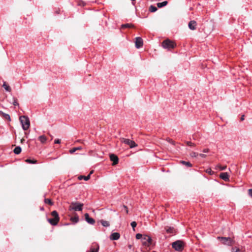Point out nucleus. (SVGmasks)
<instances>
[{"label":"nucleus","mask_w":252,"mask_h":252,"mask_svg":"<svg viewBox=\"0 0 252 252\" xmlns=\"http://www.w3.org/2000/svg\"><path fill=\"white\" fill-rule=\"evenodd\" d=\"M19 120L23 130H26L29 129L30 126V122L28 117L22 116L20 117Z\"/></svg>","instance_id":"1"},{"label":"nucleus","mask_w":252,"mask_h":252,"mask_svg":"<svg viewBox=\"0 0 252 252\" xmlns=\"http://www.w3.org/2000/svg\"><path fill=\"white\" fill-rule=\"evenodd\" d=\"M83 204L78 202H72L69 206L70 210L81 211L83 209Z\"/></svg>","instance_id":"2"},{"label":"nucleus","mask_w":252,"mask_h":252,"mask_svg":"<svg viewBox=\"0 0 252 252\" xmlns=\"http://www.w3.org/2000/svg\"><path fill=\"white\" fill-rule=\"evenodd\" d=\"M175 44L169 39H166L162 42V46L163 48L168 50L174 48L175 47Z\"/></svg>","instance_id":"3"},{"label":"nucleus","mask_w":252,"mask_h":252,"mask_svg":"<svg viewBox=\"0 0 252 252\" xmlns=\"http://www.w3.org/2000/svg\"><path fill=\"white\" fill-rule=\"evenodd\" d=\"M173 248L177 251H182L184 248V244L182 241L178 240L173 242L172 244Z\"/></svg>","instance_id":"4"},{"label":"nucleus","mask_w":252,"mask_h":252,"mask_svg":"<svg viewBox=\"0 0 252 252\" xmlns=\"http://www.w3.org/2000/svg\"><path fill=\"white\" fill-rule=\"evenodd\" d=\"M121 140L123 143L128 145L130 148H133L137 146V144L135 143L134 141L129 139L122 138L121 139Z\"/></svg>","instance_id":"5"},{"label":"nucleus","mask_w":252,"mask_h":252,"mask_svg":"<svg viewBox=\"0 0 252 252\" xmlns=\"http://www.w3.org/2000/svg\"><path fill=\"white\" fill-rule=\"evenodd\" d=\"M218 239H220L223 244L228 246L231 245L233 242L232 240L230 237H218Z\"/></svg>","instance_id":"6"},{"label":"nucleus","mask_w":252,"mask_h":252,"mask_svg":"<svg viewBox=\"0 0 252 252\" xmlns=\"http://www.w3.org/2000/svg\"><path fill=\"white\" fill-rule=\"evenodd\" d=\"M142 242L143 245L149 246L152 244V239L148 235H144L142 239Z\"/></svg>","instance_id":"7"},{"label":"nucleus","mask_w":252,"mask_h":252,"mask_svg":"<svg viewBox=\"0 0 252 252\" xmlns=\"http://www.w3.org/2000/svg\"><path fill=\"white\" fill-rule=\"evenodd\" d=\"M135 47L137 49L141 48L143 44V41L142 38L140 37H137L135 38Z\"/></svg>","instance_id":"8"},{"label":"nucleus","mask_w":252,"mask_h":252,"mask_svg":"<svg viewBox=\"0 0 252 252\" xmlns=\"http://www.w3.org/2000/svg\"><path fill=\"white\" fill-rule=\"evenodd\" d=\"M110 158L113 161L112 165H115L118 163V157L115 154H112L110 155Z\"/></svg>","instance_id":"9"},{"label":"nucleus","mask_w":252,"mask_h":252,"mask_svg":"<svg viewBox=\"0 0 252 252\" xmlns=\"http://www.w3.org/2000/svg\"><path fill=\"white\" fill-rule=\"evenodd\" d=\"M85 220L90 224L93 225L95 223L94 220L92 218H90L88 213H86L85 214Z\"/></svg>","instance_id":"10"},{"label":"nucleus","mask_w":252,"mask_h":252,"mask_svg":"<svg viewBox=\"0 0 252 252\" xmlns=\"http://www.w3.org/2000/svg\"><path fill=\"white\" fill-rule=\"evenodd\" d=\"M120 235L118 232H114L111 234L110 239L111 240H117L120 238Z\"/></svg>","instance_id":"11"},{"label":"nucleus","mask_w":252,"mask_h":252,"mask_svg":"<svg viewBox=\"0 0 252 252\" xmlns=\"http://www.w3.org/2000/svg\"><path fill=\"white\" fill-rule=\"evenodd\" d=\"M220 177L225 181H229V175L227 172H222L220 175Z\"/></svg>","instance_id":"12"},{"label":"nucleus","mask_w":252,"mask_h":252,"mask_svg":"<svg viewBox=\"0 0 252 252\" xmlns=\"http://www.w3.org/2000/svg\"><path fill=\"white\" fill-rule=\"evenodd\" d=\"M188 26L190 30H194L196 29V22L194 20L190 21L189 23Z\"/></svg>","instance_id":"13"},{"label":"nucleus","mask_w":252,"mask_h":252,"mask_svg":"<svg viewBox=\"0 0 252 252\" xmlns=\"http://www.w3.org/2000/svg\"><path fill=\"white\" fill-rule=\"evenodd\" d=\"M48 221L50 222V223L51 224H52V225H56L59 220H58L57 219H55L54 218H53V219H49L48 220Z\"/></svg>","instance_id":"14"},{"label":"nucleus","mask_w":252,"mask_h":252,"mask_svg":"<svg viewBox=\"0 0 252 252\" xmlns=\"http://www.w3.org/2000/svg\"><path fill=\"white\" fill-rule=\"evenodd\" d=\"M93 173V171H91L90 173L87 175V176H80L78 177V179L81 180L82 179H84L85 181H88L90 178V175Z\"/></svg>","instance_id":"15"},{"label":"nucleus","mask_w":252,"mask_h":252,"mask_svg":"<svg viewBox=\"0 0 252 252\" xmlns=\"http://www.w3.org/2000/svg\"><path fill=\"white\" fill-rule=\"evenodd\" d=\"M0 115L2 116L3 118H4L5 119L10 121V117L8 114H5L2 112V111H0Z\"/></svg>","instance_id":"16"},{"label":"nucleus","mask_w":252,"mask_h":252,"mask_svg":"<svg viewBox=\"0 0 252 252\" xmlns=\"http://www.w3.org/2000/svg\"><path fill=\"white\" fill-rule=\"evenodd\" d=\"M52 216L53 217V218L57 219L58 220H60L58 212L56 211H53L51 213Z\"/></svg>","instance_id":"17"},{"label":"nucleus","mask_w":252,"mask_h":252,"mask_svg":"<svg viewBox=\"0 0 252 252\" xmlns=\"http://www.w3.org/2000/svg\"><path fill=\"white\" fill-rule=\"evenodd\" d=\"M168 3L167 1H164L162 2H158L157 3V6L158 8H161L163 6H166Z\"/></svg>","instance_id":"18"},{"label":"nucleus","mask_w":252,"mask_h":252,"mask_svg":"<svg viewBox=\"0 0 252 252\" xmlns=\"http://www.w3.org/2000/svg\"><path fill=\"white\" fill-rule=\"evenodd\" d=\"M38 139L42 143H45L47 141V138L44 135L40 136Z\"/></svg>","instance_id":"19"},{"label":"nucleus","mask_w":252,"mask_h":252,"mask_svg":"<svg viewBox=\"0 0 252 252\" xmlns=\"http://www.w3.org/2000/svg\"><path fill=\"white\" fill-rule=\"evenodd\" d=\"M21 148L20 146H17L14 149L13 152L15 154L18 155L21 152Z\"/></svg>","instance_id":"20"},{"label":"nucleus","mask_w":252,"mask_h":252,"mask_svg":"<svg viewBox=\"0 0 252 252\" xmlns=\"http://www.w3.org/2000/svg\"><path fill=\"white\" fill-rule=\"evenodd\" d=\"M82 149V148L81 146H79V147H75V148H73L72 149H70L69 150V153H70V154H72L75 152H76L77 150H81Z\"/></svg>","instance_id":"21"},{"label":"nucleus","mask_w":252,"mask_h":252,"mask_svg":"<svg viewBox=\"0 0 252 252\" xmlns=\"http://www.w3.org/2000/svg\"><path fill=\"white\" fill-rule=\"evenodd\" d=\"M100 222L101 224L104 227H108L110 225L109 222L106 220H101Z\"/></svg>","instance_id":"22"},{"label":"nucleus","mask_w":252,"mask_h":252,"mask_svg":"<svg viewBox=\"0 0 252 252\" xmlns=\"http://www.w3.org/2000/svg\"><path fill=\"white\" fill-rule=\"evenodd\" d=\"M121 27L122 28H129L134 27V25L130 24H125L122 25Z\"/></svg>","instance_id":"23"},{"label":"nucleus","mask_w":252,"mask_h":252,"mask_svg":"<svg viewBox=\"0 0 252 252\" xmlns=\"http://www.w3.org/2000/svg\"><path fill=\"white\" fill-rule=\"evenodd\" d=\"M157 8L153 5H151L149 7V11L151 12H155L157 11Z\"/></svg>","instance_id":"24"},{"label":"nucleus","mask_w":252,"mask_h":252,"mask_svg":"<svg viewBox=\"0 0 252 252\" xmlns=\"http://www.w3.org/2000/svg\"><path fill=\"white\" fill-rule=\"evenodd\" d=\"M2 87L7 92H10L11 91V89H10V87L8 85H7L5 82L3 83Z\"/></svg>","instance_id":"25"},{"label":"nucleus","mask_w":252,"mask_h":252,"mask_svg":"<svg viewBox=\"0 0 252 252\" xmlns=\"http://www.w3.org/2000/svg\"><path fill=\"white\" fill-rule=\"evenodd\" d=\"M26 162L30 164H34L37 162V160L31 159H27Z\"/></svg>","instance_id":"26"},{"label":"nucleus","mask_w":252,"mask_h":252,"mask_svg":"<svg viewBox=\"0 0 252 252\" xmlns=\"http://www.w3.org/2000/svg\"><path fill=\"white\" fill-rule=\"evenodd\" d=\"M70 220L72 222H73L74 223H77L79 221V217H78V216H75L74 217H71Z\"/></svg>","instance_id":"27"},{"label":"nucleus","mask_w":252,"mask_h":252,"mask_svg":"<svg viewBox=\"0 0 252 252\" xmlns=\"http://www.w3.org/2000/svg\"><path fill=\"white\" fill-rule=\"evenodd\" d=\"M198 156H199V154L196 152H192L190 153V156L191 158H196Z\"/></svg>","instance_id":"28"},{"label":"nucleus","mask_w":252,"mask_h":252,"mask_svg":"<svg viewBox=\"0 0 252 252\" xmlns=\"http://www.w3.org/2000/svg\"><path fill=\"white\" fill-rule=\"evenodd\" d=\"M44 202H45V203L49 204H50L51 205H53V204L52 201V200L50 199H49V198L45 199Z\"/></svg>","instance_id":"29"},{"label":"nucleus","mask_w":252,"mask_h":252,"mask_svg":"<svg viewBox=\"0 0 252 252\" xmlns=\"http://www.w3.org/2000/svg\"><path fill=\"white\" fill-rule=\"evenodd\" d=\"M182 163L183 164H185V165H186V166H187L188 167H191L192 166V164L189 162L185 161H182Z\"/></svg>","instance_id":"30"},{"label":"nucleus","mask_w":252,"mask_h":252,"mask_svg":"<svg viewBox=\"0 0 252 252\" xmlns=\"http://www.w3.org/2000/svg\"><path fill=\"white\" fill-rule=\"evenodd\" d=\"M99 250V246L97 245L96 249L92 248L90 252H98Z\"/></svg>","instance_id":"31"},{"label":"nucleus","mask_w":252,"mask_h":252,"mask_svg":"<svg viewBox=\"0 0 252 252\" xmlns=\"http://www.w3.org/2000/svg\"><path fill=\"white\" fill-rule=\"evenodd\" d=\"M187 145H188L189 146H190V147H194L195 146V144L191 142H190V141H187L186 142Z\"/></svg>","instance_id":"32"},{"label":"nucleus","mask_w":252,"mask_h":252,"mask_svg":"<svg viewBox=\"0 0 252 252\" xmlns=\"http://www.w3.org/2000/svg\"><path fill=\"white\" fill-rule=\"evenodd\" d=\"M131 226L133 228V230H135L134 228L136 226L137 223L135 221H132L131 222Z\"/></svg>","instance_id":"33"},{"label":"nucleus","mask_w":252,"mask_h":252,"mask_svg":"<svg viewBox=\"0 0 252 252\" xmlns=\"http://www.w3.org/2000/svg\"><path fill=\"white\" fill-rule=\"evenodd\" d=\"M143 237V236H142V235L140 233H137L136 235V238L137 239H142Z\"/></svg>","instance_id":"34"},{"label":"nucleus","mask_w":252,"mask_h":252,"mask_svg":"<svg viewBox=\"0 0 252 252\" xmlns=\"http://www.w3.org/2000/svg\"><path fill=\"white\" fill-rule=\"evenodd\" d=\"M167 141L170 143V144H172V145H175V142L174 141H173L172 139H170V138H168L167 139Z\"/></svg>","instance_id":"35"},{"label":"nucleus","mask_w":252,"mask_h":252,"mask_svg":"<svg viewBox=\"0 0 252 252\" xmlns=\"http://www.w3.org/2000/svg\"><path fill=\"white\" fill-rule=\"evenodd\" d=\"M173 228H171V227H169L168 228V229H167L166 230V231L168 232V233H172L173 232Z\"/></svg>","instance_id":"36"},{"label":"nucleus","mask_w":252,"mask_h":252,"mask_svg":"<svg viewBox=\"0 0 252 252\" xmlns=\"http://www.w3.org/2000/svg\"><path fill=\"white\" fill-rule=\"evenodd\" d=\"M219 168L220 170H224L226 168V166H221L219 165Z\"/></svg>","instance_id":"37"},{"label":"nucleus","mask_w":252,"mask_h":252,"mask_svg":"<svg viewBox=\"0 0 252 252\" xmlns=\"http://www.w3.org/2000/svg\"><path fill=\"white\" fill-rule=\"evenodd\" d=\"M232 252H240V250L238 248H236L235 251V248H233L232 249Z\"/></svg>","instance_id":"38"},{"label":"nucleus","mask_w":252,"mask_h":252,"mask_svg":"<svg viewBox=\"0 0 252 252\" xmlns=\"http://www.w3.org/2000/svg\"><path fill=\"white\" fill-rule=\"evenodd\" d=\"M248 193L249 195L252 197V189H249Z\"/></svg>","instance_id":"39"},{"label":"nucleus","mask_w":252,"mask_h":252,"mask_svg":"<svg viewBox=\"0 0 252 252\" xmlns=\"http://www.w3.org/2000/svg\"><path fill=\"white\" fill-rule=\"evenodd\" d=\"M54 143L55 144H60L61 143V140L59 139H56L55 140Z\"/></svg>","instance_id":"40"},{"label":"nucleus","mask_w":252,"mask_h":252,"mask_svg":"<svg viewBox=\"0 0 252 252\" xmlns=\"http://www.w3.org/2000/svg\"><path fill=\"white\" fill-rule=\"evenodd\" d=\"M13 104L14 106H17V105H18L19 104H18V102L17 101V100L16 99H14V101L13 102Z\"/></svg>","instance_id":"41"},{"label":"nucleus","mask_w":252,"mask_h":252,"mask_svg":"<svg viewBox=\"0 0 252 252\" xmlns=\"http://www.w3.org/2000/svg\"><path fill=\"white\" fill-rule=\"evenodd\" d=\"M199 156L202 158H205L206 157V155L203 154H199Z\"/></svg>","instance_id":"42"},{"label":"nucleus","mask_w":252,"mask_h":252,"mask_svg":"<svg viewBox=\"0 0 252 252\" xmlns=\"http://www.w3.org/2000/svg\"><path fill=\"white\" fill-rule=\"evenodd\" d=\"M123 207L125 209V210H126V213H128V210L127 207L126 205H123Z\"/></svg>","instance_id":"43"},{"label":"nucleus","mask_w":252,"mask_h":252,"mask_svg":"<svg viewBox=\"0 0 252 252\" xmlns=\"http://www.w3.org/2000/svg\"><path fill=\"white\" fill-rule=\"evenodd\" d=\"M209 151V149H204L203 150V153H208Z\"/></svg>","instance_id":"44"},{"label":"nucleus","mask_w":252,"mask_h":252,"mask_svg":"<svg viewBox=\"0 0 252 252\" xmlns=\"http://www.w3.org/2000/svg\"><path fill=\"white\" fill-rule=\"evenodd\" d=\"M244 120V115H242L241 118V120L243 121Z\"/></svg>","instance_id":"45"},{"label":"nucleus","mask_w":252,"mask_h":252,"mask_svg":"<svg viewBox=\"0 0 252 252\" xmlns=\"http://www.w3.org/2000/svg\"><path fill=\"white\" fill-rule=\"evenodd\" d=\"M78 142H82L81 140H78Z\"/></svg>","instance_id":"46"}]
</instances>
